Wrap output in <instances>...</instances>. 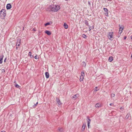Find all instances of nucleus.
I'll return each mask as SVG.
<instances>
[{
  "label": "nucleus",
  "instance_id": "nucleus-11",
  "mask_svg": "<svg viewBox=\"0 0 132 132\" xmlns=\"http://www.w3.org/2000/svg\"><path fill=\"white\" fill-rule=\"evenodd\" d=\"M124 28V27H123L121 28V30H119V36L118 37H119L120 36V35H121V32L122 31V30Z\"/></svg>",
  "mask_w": 132,
  "mask_h": 132
},
{
  "label": "nucleus",
  "instance_id": "nucleus-43",
  "mask_svg": "<svg viewBox=\"0 0 132 132\" xmlns=\"http://www.w3.org/2000/svg\"><path fill=\"white\" fill-rule=\"evenodd\" d=\"M131 40H132V36H131Z\"/></svg>",
  "mask_w": 132,
  "mask_h": 132
},
{
  "label": "nucleus",
  "instance_id": "nucleus-31",
  "mask_svg": "<svg viewBox=\"0 0 132 132\" xmlns=\"http://www.w3.org/2000/svg\"><path fill=\"white\" fill-rule=\"evenodd\" d=\"M88 3L89 6H91V3L89 1H88Z\"/></svg>",
  "mask_w": 132,
  "mask_h": 132
},
{
  "label": "nucleus",
  "instance_id": "nucleus-17",
  "mask_svg": "<svg viewBox=\"0 0 132 132\" xmlns=\"http://www.w3.org/2000/svg\"><path fill=\"white\" fill-rule=\"evenodd\" d=\"M63 25L64 27V28L65 29H67L68 28V26L65 23H64Z\"/></svg>",
  "mask_w": 132,
  "mask_h": 132
},
{
  "label": "nucleus",
  "instance_id": "nucleus-14",
  "mask_svg": "<svg viewBox=\"0 0 132 132\" xmlns=\"http://www.w3.org/2000/svg\"><path fill=\"white\" fill-rule=\"evenodd\" d=\"M46 77L47 78H48L49 77V73L48 72H46L45 73Z\"/></svg>",
  "mask_w": 132,
  "mask_h": 132
},
{
  "label": "nucleus",
  "instance_id": "nucleus-44",
  "mask_svg": "<svg viewBox=\"0 0 132 132\" xmlns=\"http://www.w3.org/2000/svg\"><path fill=\"white\" fill-rule=\"evenodd\" d=\"M131 59H132V54L131 55Z\"/></svg>",
  "mask_w": 132,
  "mask_h": 132
},
{
  "label": "nucleus",
  "instance_id": "nucleus-9",
  "mask_svg": "<svg viewBox=\"0 0 132 132\" xmlns=\"http://www.w3.org/2000/svg\"><path fill=\"white\" fill-rule=\"evenodd\" d=\"M11 7V5L10 4H7L6 6V9L7 10L10 9Z\"/></svg>",
  "mask_w": 132,
  "mask_h": 132
},
{
  "label": "nucleus",
  "instance_id": "nucleus-7",
  "mask_svg": "<svg viewBox=\"0 0 132 132\" xmlns=\"http://www.w3.org/2000/svg\"><path fill=\"white\" fill-rule=\"evenodd\" d=\"M103 10H104V11L106 12V13H105V15L106 16H108V10L107 8H103Z\"/></svg>",
  "mask_w": 132,
  "mask_h": 132
},
{
  "label": "nucleus",
  "instance_id": "nucleus-46",
  "mask_svg": "<svg viewBox=\"0 0 132 132\" xmlns=\"http://www.w3.org/2000/svg\"><path fill=\"white\" fill-rule=\"evenodd\" d=\"M108 0V1H111V0Z\"/></svg>",
  "mask_w": 132,
  "mask_h": 132
},
{
  "label": "nucleus",
  "instance_id": "nucleus-45",
  "mask_svg": "<svg viewBox=\"0 0 132 132\" xmlns=\"http://www.w3.org/2000/svg\"><path fill=\"white\" fill-rule=\"evenodd\" d=\"M1 132H5L4 131H2Z\"/></svg>",
  "mask_w": 132,
  "mask_h": 132
},
{
  "label": "nucleus",
  "instance_id": "nucleus-22",
  "mask_svg": "<svg viewBox=\"0 0 132 132\" xmlns=\"http://www.w3.org/2000/svg\"><path fill=\"white\" fill-rule=\"evenodd\" d=\"M82 37L85 38H87V36L85 34H83L82 35Z\"/></svg>",
  "mask_w": 132,
  "mask_h": 132
},
{
  "label": "nucleus",
  "instance_id": "nucleus-35",
  "mask_svg": "<svg viewBox=\"0 0 132 132\" xmlns=\"http://www.w3.org/2000/svg\"><path fill=\"white\" fill-rule=\"evenodd\" d=\"M120 109L122 111H123V108L121 107V108H120Z\"/></svg>",
  "mask_w": 132,
  "mask_h": 132
},
{
  "label": "nucleus",
  "instance_id": "nucleus-29",
  "mask_svg": "<svg viewBox=\"0 0 132 132\" xmlns=\"http://www.w3.org/2000/svg\"><path fill=\"white\" fill-rule=\"evenodd\" d=\"M34 58L35 59H38L39 58V57H38L37 56V55H36L35 56Z\"/></svg>",
  "mask_w": 132,
  "mask_h": 132
},
{
  "label": "nucleus",
  "instance_id": "nucleus-30",
  "mask_svg": "<svg viewBox=\"0 0 132 132\" xmlns=\"http://www.w3.org/2000/svg\"><path fill=\"white\" fill-rule=\"evenodd\" d=\"M1 71H2V73H4L5 72V70L4 69H2Z\"/></svg>",
  "mask_w": 132,
  "mask_h": 132
},
{
  "label": "nucleus",
  "instance_id": "nucleus-19",
  "mask_svg": "<svg viewBox=\"0 0 132 132\" xmlns=\"http://www.w3.org/2000/svg\"><path fill=\"white\" fill-rule=\"evenodd\" d=\"M84 23L85 24L88 26H89V25L88 22L86 20H85V21Z\"/></svg>",
  "mask_w": 132,
  "mask_h": 132
},
{
  "label": "nucleus",
  "instance_id": "nucleus-34",
  "mask_svg": "<svg viewBox=\"0 0 132 132\" xmlns=\"http://www.w3.org/2000/svg\"><path fill=\"white\" fill-rule=\"evenodd\" d=\"M119 30H121V28H122V27H120V25H119Z\"/></svg>",
  "mask_w": 132,
  "mask_h": 132
},
{
  "label": "nucleus",
  "instance_id": "nucleus-33",
  "mask_svg": "<svg viewBox=\"0 0 132 132\" xmlns=\"http://www.w3.org/2000/svg\"><path fill=\"white\" fill-rule=\"evenodd\" d=\"M31 52H29V54H28V55L30 56V55H31Z\"/></svg>",
  "mask_w": 132,
  "mask_h": 132
},
{
  "label": "nucleus",
  "instance_id": "nucleus-15",
  "mask_svg": "<svg viewBox=\"0 0 132 132\" xmlns=\"http://www.w3.org/2000/svg\"><path fill=\"white\" fill-rule=\"evenodd\" d=\"M78 95H79L78 94H76L74 95L72 97V98L74 99H76L78 97Z\"/></svg>",
  "mask_w": 132,
  "mask_h": 132
},
{
  "label": "nucleus",
  "instance_id": "nucleus-6",
  "mask_svg": "<svg viewBox=\"0 0 132 132\" xmlns=\"http://www.w3.org/2000/svg\"><path fill=\"white\" fill-rule=\"evenodd\" d=\"M102 106V105L101 103H98L95 105V107L96 108H98Z\"/></svg>",
  "mask_w": 132,
  "mask_h": 132
},
{
  "label": "nucleus",
  "instance_id": "nucleus-5",
  "mask_svg": "<svg viewBox=\"0 0 132 132\" xmlns=\"http://www.w3.org/2000/svg\"><path fill=\"white\" fill-rule=\"evenodd\" d=\"M21 42V39L20 38H17V41L16 44V46H19Z\"/></svg>",
  "mask_w": 132,
  "mask_h": 132
},
{
  "label": "nucleus",
  "instance_id": "nucleus-20",
  "mask_svg": "<svg viewBox=\"0 0 132 132\" xmlns=\"http://www.w3.org/2000/svg\"><path fill=\"white\" fill-rule=\"evenodd\" d=\"M113 60V58L112 57H110L108 61L109 62H111Z\"/></svg>",
  "mask_w": 132,
  "mask_h": 132
},
{
  "label": "nucleus",
  "instance_id": "nucleus-37",
  "mask_svg": "<svg viewBox=\"0 0 132 132\" xmlns=\"http://www.w3.org/2000/svg\"><path fill=\"white\" fill-rule=\"evenodd\" d=\"M6 58L5 59V60H4V62H6Z\"/></svg>",
  "mask_w": 132,
  "mask_h": 132
},
{
  "label": "nucleus",
  "instance_id": "nucleus-47",
  "mask_svg": "<svg viewBox=\"0 0 132 132\" xmlns=\"http://www.w3.org/2000/svg\"><path fill=\"white\" fill-rule=\"evenodd\" d=\"M24 27H23V30H24Z\"/></svg>",
  "mask_w": 132,
  "mask_h": 132
},
{
  "label": "nucleus",
  "instance_id": "nucleus-28",
  "mask_svg": "<svg viewBox=\"0 0 132 132\" xmlns=\"http://www.w3.org/2000/svg\"><path fill=\"white\" fill-rule=\"evenodd\" d=\"M115 96V95L114 94L112 93L111 94V96L112 97H114Z\"/></svg>",
  "mask_w": 132,
  "mask_h": 132
},
{
  "label": "nucleus",
  "instance_id": "nucleus-16",
  "mask_svg": "<svg viewBox=\"0 0 132 132\" xmlns=\"http://www.w3.org/2000/svg\"><path fill=\"white\" fill-rule=\"evenodd\" d=\"M88 121H87L88 126V128H89V125H90V122L91 121V120L89 118H88Z\"/></svg>",
  "mask_w": 132,
  "mask_h": 132
},
{
  "label": "nucleus",
  "instance_id": "nucleus-23",
  "mask_svg": "<svg viewBox=\"0 0 132 132\" xmlns=\"http://www.w3.org/2000/svg\"><path fill=\"white\" fill-rule=\"evenodd\" d=\"M82 65L83 66H85V67L86 65V63L84 61L82 62Z\"/></svg>",
  "mask_w": 132,
  "mask_h": 132
},
{
  "label": "nucleus",
  "instance_id": "nucleus-3",
  "mask_svg": "<svg viewBox=\"0 0 132 132\" xmlns=\"http://www.w3.org/2000/svg\"><path fill=\"white\" fill-rule=\"evenodd\" d=\"M85 76L84 72V71L82 72L81 73V75L80 77V82L82 81L84 79V77Z\"/></svg>",
  "mask_w": 132,
  "mask_h": 132
},
{
  "label": "nucleus",
  "instance_id": "nucleus-39",
  "mask_svg": "<svg viewBox=\"0 0 132 132\" xmlns=\"http://www.w3.org/2000/svg\"><path fill=\"white\" fill-rule=\"evenodd\" d=\"M127 38V37L126 36H125L124 37V39L125 40Z\"/></svg>",
  "mask_w": 132,
  "mask_h": 132
},
{
  "label": "nucleus",
  "instance_id": "nucleus-38",
  "mask_svg": "<svg viewBox=\"0 0 132 132\" xmlns=\"http://www.w3.org/2000/svg\"><path fill=\"white\" fill-rule=\"evenodd\" d=\"M33 30L34 31H36V29H35V28H34L33 29Z\"/></svg>",
  "mask_w": 132,
  "mask_h": 132
},
{
  "label": "nucleus",
  "instance_id": "nucleus-21",
  "mask_svg": "<svg viewBox=\"0 0 132 132\" xmlns=\"http://www.w3.org/2000/svg\"><path fill=\"white\" fill-rule=\"evenodd\" d=\"M63 129L62 127H59L58 128V130L60 132H61L63 130Z\"/></svg>",
  "mask_w": 132,
  "mask_h": 132
},
{
  "label": "nucleus",
  "instance_id": "nucleus-42",
  "mask_svg": "<svg viewBox=\"0 0 132 132\" xmlns=\"http://www.w3.org/2000/svg\"><path fill=\"white\" fill-rule=\"evenodd\" d=\"M92 27L93 29H94V26H93Z\"/></svg>",
  "mask_w": 132,
  "mask_h": 132
},
{
  "label": "nucleus",
  "instance_id": "nucleus-32",
  "mask_svg": "<svg viewBox=\"0 0 132 132\" xmlns=\"http://www.w3.org/2000/svg\"><path fill=\"white\" fill-rule=\"evenodd\" d=\"M30 57L31 58H34V57L32 55H30Z\"/></svg>",
  "mask_w": 132,
  "mask_h": 132
},
{
  "label": "nucleus",
  "instance_id": "nucleus-13",
  "mask_svg": "<svg viewBox=\"0 0 132 132\" xmlns=\"http://www.w3.org/2000/svg\"><path fill=\"white\" fill-rule=\"evenodd\" d=\"M46 9L47 11L51 12V9L50 7V6L46 8Z\"/></svg>",
  "mask_w": 132,
  "mask_h": 132
},
{
  "label": "nucleus",
  "instance_id": "nucleus-2",
  "mask_svg": "<svg viewBox=\"0 0 132 132\" xmlns=\"http://www.w3.org/2000/svg\"><path fill=\"white\" fill-rule=\"evenodd\" d=\"M6 12L4 9L2 10L0 12V17L2 19H4L6 15Z\"/></svg>",
  "mask_w": 132,
  "mask_h": 132
},
{
  "label": "nucleus",
  "instance_id": "nucleus-49",
  "mask_svg": "<svg viewBox=\"0 0 132 132\" xmlns=\"http://www.w3.org/2000/svg\"><path fill=\"white\" fill-rule=\"evenodd\" d=\"M14 82H15V81H14Z\"/></svg>",
  "mask_w": 132,
  "mask_h": 132
},
{
  "label": "nucleus",
  "instance_id": "nucleus-10",
  "mask_svg": "<svg viewBox=\"0 0 132 132\" xmlns=\"http://www.w3.org/2000/svg\"><path fill=\"white\" fill-rule=\"evenodd\" d=\"M56 100L57 103H58L59 105H60L61 104V102L59 98H56Z\"/></svg>",
  "mask_w": 132,
  "mask_h": 132
},
{
  "label": "nucleus",
  "instance_id": "nucleus-8",
  "mask_svg": "<svg viewBox=\"0 0 132 132\" xmlns=\"http://www.w3.org/2000/svg\"><path fill=\"white\" fill-rule=\"evenodd\" d=\"M4 57V55L2 54L0 56V64H2L3 62V60Z\"/></svg>",
  "mask_w": 132,
  "mask_h": 132
},
{
  "label": "nucleus",
  "instance_id": "nucleus-40",
  "mask_svg": "<svg viewBox=\"0 0 132 132\" xmlns=\"http://www.w3.org/2000/svg\"><path fill=\"white\" fill-rule=\"evenodd\" d=\"M113 105V103H110V105L111 106V105Z\"/></svg>",
  "mask_w": 132,
  "mask_h": 132
},
{
  "label": "nucleus",
  "instance_id": "nucleus-12",
  "mask_svg": "<svg viewBox=\"0 0 132 132\" xmlns=\"http://www.w3.org/2000/svg\"><path fill=\"white\" fill-rule=\"evenodd\" d=\"M45 33L48 35H50L51 34V32L49 30H46L45 31Z\"/></svg>",
  "mask_w": 132,
  "mask_h": 132
},
{
  "label": "nucleus",
  "instance_id": "nucleus-27",
  "mask_svg": "<svg viewBox=\"0 0 132 132\" xmlns=\"http://www.w3.org/2000/svg\"><path fill=\"white\" fill-rule=\"evenodd\" d=\"M99 89H98L97 87H95L94 88V90L96 91H97Z\"/></svg>",
  "mask_w": 132,
  "mask_h": 132
},
{
  "label": "nucleus",
  "instance_id": "nucleus-4",
  "mask_svg": "<svg viewBox=\"0 0 132 132\" xmlns=\"http://www.w3.org/2000/svg\"><path fill=\"white\" fill-rule=\"evenodd\" d=\"M113 33L112 32H109L108 34V37L110 40H112L113 39H111V38H113L112 36Z\"/></svg>",
  "mask_w": 132,
  "mask_h": 132
},
{
  "label": "nucleus",
  "instance_id": "nucleus-36",
  "mask_svg": "<svg viewBox=\"0 0 132 132\" xmlns=\"http://www.w3.org/2000/svg\"><path fill=\"white\" fill-rule=\"evenodd\" d=\"M38 104V102H37L36 103V104H35L34 105L35 106H37V104Z\"/></svg>",
  "mask_w": 132,
  "mask_h": 132
},
{
  "label": "nucleus",
  "instance_id": "nucleus-1",
  "mask_svg": "<svg viewBox=\"0 0 132 132\" xmlns=\"http://www.w3.org/2000/svg\"><path fill=\"white\" fill-rule=\"evenodd\" d=\"M50 7L51 9V12H57L60 8V6L57 5H50Z\"/></svg>",
  "mask_w": 132,
  "mask_h": 132
},
{
  "label": "nucleus",
  "instance_id": "nucleus-41",
  "mask_svg": "<svg viewBox=\"0 0 132 132\" xmlns=\"http://www.w3.org/2000/svg\"><path fill=\"white\" fill-rule=\"evenodd\" d=\"M18 46H16V50H18V47H17Z\"/></svg>",
  "mask_w": 132,
  "mask_h": 132
},
{
  "label": "nucleus",
  "instance_id": "nucleus-26",
  "mask_svg": "<svg viewBox=\"0 0 132 132\" xmlns=\"http://www.w3.org/2000/svg\"><path fill=\"white\" fill-rule=\"evenodd\" d=\"M15 87H16L18 88H20V87L17 84L15 85Z\"/></svg>",
  "mask_w": 132,
  "mask_h": 132
},
{
  "label": "nucleus",
  "instance_id": "nucleus-18",
  "mask_svg": "<svg viewBox=\"0 0 132 132\" xmlns=\"http://www.w3.org/2000/svg\"><path fill=\"white\" fill-rule=\"evenodd\" d=\"M86 127V125H83L82 127L81 130L83 131L85 130Z\"/></svg>",
  "mask_w": 132,
  "mask_h": 132
},
{
  "label": "nucleus",
  "instance_id": "nucleus-25",
  "mask_svg": "<svg viewBox=\"0 0 132 132\" xmlns=\"http://www.w3.org/2000/svg\"><path fill=\"white\" fill-rule=\"evenodd\" d=\"M88 26L89 27V31H90L92 29V27L91 26H90L89 25Z\"/></svg>",
  "mask_w": 132,
  "mask_h": 132
},
{
  "label": "nucleus",
  "instance_id": "nucleus-24",
  "mask_svg": "<svg viewBox=\"0 0 132 132\" xmlns=\"http://www.w3.org/2000/svg\"><path fill=\"white\" fill-rule=\"evenodd\" d=\"M50 24V23L49 22H48L45 24V26Z\"/></svg>",
  "mask_w": 132,
  "mask_h": 132
},
{
  "label": "nucleus",
  "instance_id": "nucleus-48",
  "mask_svg": "<svg viewBox=\"0 0 132 132\" xmlns=\"http://www.w3.org/2000/svg\"><path fill=\"white\" fill-rule=\"evenodd\" d=\"M128 114H127V115H126V116H128Z\"/></svg>",
  "mask_w": 132,
  "mask_h": 132
}]
</instances>
